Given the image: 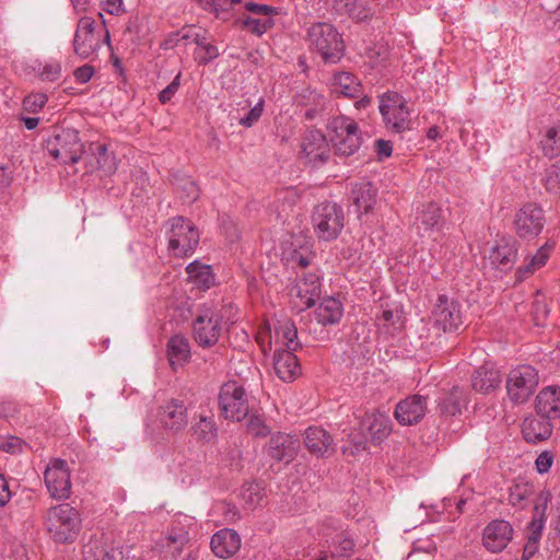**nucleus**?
<instances>
[{
    "label": "nucleus",
    "instance_id": "nucleus-1",
    "mask_svg": "<svg viewBox=\"0 0 560 560\" xmlns=\"http://www.w3.org/2000/svg\"><path fill=\"white\" fill-rule=\"evenodd\" d=\"M233 305H222L217 310L212 304H202L192 320V337L199 347L211 348L215 346L220 339L222 325H233L235 323L233 314Z\"/></svg>",
    "mask_w": 560,
    "mask_h": 560
},
{
    "label": "nucleus",
    "instance_id": "nucleus-2",
    "mask_svg": "<svg viewBox=\"0 0 560 560\" xmlns=\"http://www.w3.org/2000/svg\"><path fill=\"white\" fill-rule=\"evenodd\" d=\"M307 43L325 63H337L345 55V42L338 30L330 23L317 22L307 30Z\"/></svg>",
    "mask_w": 560,
    "mask_h": 560
},
{
    "label": "nucleus",
    "instance_id": "nucleus-3",
    "mask_svg": "<svg viewBox=\"0 0 560 560\" xmlns=\"http://www.w3.org/2000/svg\"><path fill=\"white\" fill-rule=\"evenodd\" d=\"M46 527L58 544H72L81 530L79 511L68 503H61L47 511Z\"/></svg>",
    "mask_w": 560,
    "mask_h": 560
},
{
    "label": "nucleus",
    "instance_id": "nucleus-4",
    "mask_svg": "<svg viewBox=\"0 0 560 560\" xmlns=\"http://www.w3.org/2000/svg\"><path fill=\"white\" fill-rule=\"evenodd\" d=\"M311 221L318 241L331 242L345 228V211L337 202L324 201L314 207Z\"/></svg>",
    "mask_w": 560,
    "mask_h": 560
},
{
    "label": "nucleus",
    "instance_id": "nucleus-5",
    "mask_svg": "<svg viewBox=\"0 0 560 560\" xmlns=\"http://www.w3.org/2000/svg\"><path fill=\"white\" fill-rule=\"evenodd\" d=\"M327 128L337 154L349 156L359 150L362 138L359 126L352 118L343 115L332 117Z\"/></svg>",
    "mask_w": 560,
    "mask_h": 560
},
{
    "label": "nucleus",
    "instance_id": "nucleus-6",
    "mask_svg": "<svg viewBox=\"0 0 560 560\" xmlns=\"http://www.w3.org/2000/svg\"><path fill=\"white\" fill-rule=\"evenodd\" d=\"M47 153L62 164H74L83 154V144L73 129H61L50 136L44 144Z\"/></svg>",
    "mask_w": 560,
    "mask_h": 560
},
{
    "label": "nucleus",
    "instance_id": "nucleus-7",
    "mask_svg": "<svg viewBox=\"0 0 560 560\" xmlns=\"http://www.w3.org/2000/svg\"><path fill=\"white\" fill-rule=\"evenodd\" d=\"M170 225L168 249L176 257L191 255L199 243V232L196 226L183 217L171 219Z\"/></svg>",
    "mask_w": 560,
    "mask_h": 560
},
{
    "label": "nucleus",
    "instance_id": "nucleus-8",
    "mask_svg": "<svg viewBox=\"0 0 560 560\" xmlns=\"http://www.w3.org/2000/svg\"><path fill=\"white\" fill-rule=\"evenodd\" d=\"M538 372L532 365L513 369L506 378V392L511 401L523 404L534 394L538 385Z\"/></svg>",
    "mask_w": 560,
    "mask_h": 560
},
{
    "label": "nucleus",
    "instance_id": "nucleus-9",
    "mask_svg": "<svg viewBox=\"0 0 560 560\" xmlns=\"http://www.w3.org/2000/svg\"><path fill=\"white\" fill-rule=\"evenodd\" d=\"M380 113L388 130L400 133L409 128V110L406 101L397 92H388L380 97Z\"/></svg>",
    "mask_w": 560,
    "mask_h": 560
},
{
    "label": "nucleus",
    "instance_id": "nucleus-10",
    "mask_svg": "<svg viewBox=\"0 0 560 560\" xmlns=\"http://www.w3.org/2000/svg\"><path fill=\"white\" fill-rule=\"evenodd\" d=\"M218 402L225 419L241 421L248 415L246 392L236 382H228L221 386Z\"/></svg>",
    "mask_w": 560,
    "mask_h": 560
},
{
    "label": "nucleus",
    "instance_id": "nucleus-11",
    "mask_svg": "<svg viewBox=\"0 0 560 560\" xmlns=\"http://www.w3.org/2000/svg\"><path fill=\"white\" fill-rule=\"evenodd\" d=\"M551 499V493L542 490L538 493L533 509V517L527 526L526 542L524 545L522 560H529L538 550L544 524L546 520V510Z\"/></svg>",
    "mask_w": 560,
    "mask_h": 560
},
{
    "label": "nucleus",
    "instance_id": "nucleus-12",
    "mask_svg": "<svg viewBox=\"0 0 560 560\" xmlns=\"http://www.w3.org/2000/svg\"><path fill=\"white\" fill-rule=\"evenodd\" d=\"M431 320L443 332L457 331L464 324L460 304L445 294H440L433 305Z\"/></svg>",
    "mask_w": 560,
    "mask_h": 560
},
{
    "label": "nucleus",
    "instance_id": "nucleus-13",
    "mask_svg": "<svg viewBox=\"0 0 560 560\" xmlns=\"http://www.w3.org/2000/svg\"><path fill=\"white\" fill-rule=\"evenodd\" d=\"M545 222L542 208L535 202H527L515 213V232L521 238L532 240L541 233Z\"/></svg>",
    "mask_w": 560,
    "mask_h": 560
},
{
    "label": "nucleus",
    "instance_id": "nucleus-14",
    "mask_svg": "<svg viewBox=\"0 0 560 560\" xmlns=\"http://www.w3.org/2000/svg\"><path fill=\"white\" fill-rule=\"evenodd\" d=\"M44 479L51 498L65 500L70 497V470L66 460L61 458L52 459L44 472Z\"/></svg>",
    "mask_w": 560,
    "mask_h": 560
},
{
    "label": "nucleus",
    "instance_id": "nucleus-15",
    "mask_svg": "<svg viewBox=\"0 0 560 560\" xmlns=\"http://www.w3.org/2000/svg\"><path fill=\"white\" fill-rule=\"evenodd\" d=\"M101 47V38L96 34L95 21L90 16L79 20L73 37V50L81 59H88Z\"/></svg>",
    "mask_w": 560,
    "mask_h": 560
},
{
    "label": "nucleus",
    "instance_id": "nucleus-16",
    "mask_svg": "<svg viewBox=\"0 0 560 560\" xmlns=\"http://www.w3.org/2000/svg\"><path fill=\"white\" fill-rule=\"evenodd\" d=\"M514 529L505 520L491 521L482 532V544L485 548L498 553L504 550L513 538Z\"/></svg>",
    "mask_w": 560,
    "mask_h": 560
},
{
    "label": "nucleus",
    "instance_id": "nucleus-17",
    "mask_svg": "<svg viewBox=\"0 0 560 560\" xmlns=\"http://www.w3.org/2000/svg\"><path fill=\"white\" fill-rule=\"evenodd\" d=\"M158 418L164 430L177 433L188 423L187 408L184 401L173 398L159 408Z\"/></svg>",
    "mask_w": 560,
    "mask_h": 560
},
{
    "label": "nucleus",
    "instance_id": "nucleus-18",
    "mask_svg": "<svg viewBox=\"0 0 560 560\" xmlns=\"http://www.w3.org/2000/svg\"><path fill=\"white\" fill-rule=\"evenodd\" d=\"M428 410L427 397L410 395L400 400L395 408V418L401 425L419 423Z\"/></svg>",
    "mask_w": 560,
    "mask_h": 560
},
{
    "label": "nucleus",
    "instance_id": "nucleus-19",
    "mask_svg": "<svg viewBox=\"0 0 560 560\" xmlns=\"http://www.w3.org/2000/svg\"><path fill=\"white\" fill-rule=\"evenodd\" d=\"M302 150L314 166L324 164L330 155L329 142L320 130H310L303 138Z\"/></svg>",
    "mask_w": 560,
    "mask_h": 560
},
{
    "label": "nucleus",
    "instance_id": "nucleus-20",
    "mask_svg": "<svg viewBox=\"0 0 560 560\" xmlns=\"http://www.w3.org/2000/svg\"><path fill=\"white\" fill-rule=\"evenodd\" d=\"M299 446L298 438L278 432L270 438L267 454L277 462L289 464L295 458Z\"/></svg>",
    "mask_w": 560,
    "mask_h": 560
},
{
    "label": "nucleus",
    "instance_id": "nucleus-21",
    "mask_svg": "<svg viewBox=\"0 0 560 560\" xmlns=\"http://www.w3.org/2000/svg\"><path fill=\"white\" fill-rule=\"evenodd\" d=\"M304 443L306 448L317 457H327L335 452V441L329 432L319 427H310L305 431Z\"/></svg>",
    "mask_w": 560,
    "mask_h": 560
},
{
    "label": "nucleus",
    "instance_id": "nucleus-22",
    "mask_svg": "<svg viewBox=\"0 0 560 560\" xmlns=\"http://www.w3.org/2000/svg\"><path fill=\"white\" fill-rule=\"evenodd\" d=\"M517 243L514 238H501L489 254L490 264L502 271L511 270L517 256Z\"/></svg>",
    "mask_w": 560,
    "mask_h": 560
},
{
    "label": "nucleus",
    "instance_id": "nucleus-23",
    "mask_svg": "<svg viewBox=\"0 0 560 560\" xmlns=\"http://www.w3.org/2000/svg\"><path fill=\"white\" fill-rule=\"evenodd\" d=\"M535 409L539 417L548 420L560 418V387L547 386L542 388L535 400Z\"/></svg>",
    "mask_w": 560,
    "mask_h": 560
},
{
    "label": "nucleus",
    "instance_id": "nucleus-24",
    "mask_svg": "<svg viewBox=\"0 0 560 560\" xmlns=\"http://www.w3.org/2000/svg\"><path fill=\"white\" fill-rule=\"evenodd\" d=\"M296 350L277 348L273 354L276 374L284 382H292L301 374V366L294 354Z\"/></svg>",
    "mask_w": 560,
    "mask_h": 560
},
{
    "label": "nucleus",
    "instance_id": "nucleus-25",
    "mask_svg": "<svg viewBox=\"0 0 560 560\" xmlns=\"http://www.w3.org/2000/svg\"><path fill=\"white\" fill-rule=\"evenodd\" d=\"M210 546L217 557L225 559L238 551L241 537L236 530L224 528L212 536Z\"/></svg>",
    "mask_w": 560,
    "mask_h": 560
},
{
    "label": "nucleus",
    "instance_id": "nucleus-26",
    "mask_svg": "<svg viewBox=\"0 0 560 560\" xmlns=\"http://www.w3.org/2000/svg\"><path fill=\"white\" fill-rule=\"evenodd\" d=\"M444 222L441 207L431 201L422 205L416 219V226L418 232L423 235L441 230Z\"/></svg>",
    "mask_w": 560,
    "mask_h": 560
},
{
    "label": "nucleus",
    "instance_id": "nucleus-27",
    "mask_svg": "<svg viewBox=\"0 0 560 560\" xmlns=\"http://www.w3.org/2000/svg\"><path fill=\"white\" fill-rule=\"evenodd\" d=\"M361 429L369 432L374 444H380L392 432V421L384 413H366L361 421Z\"/></svg>",
    "mask_w": 560,
    "mask_h": 560
},
{
    "label": "nucleus",
    "instance_id": "nucleus-28",
    "mask_svg": "<svg viewBox=\"0 0 560 560\" xmlns=\"http://www.w3.org/2000/svg\"><path fill=\"white\" fill-rule=\"evenodd\" d=\"M501 373L493 365L483 364L475 371L471 377V386L475 390L488 394L501 384Z\"/></svg>",
    "mask_w": 560,
    "mask_h": 560
},
{
    "label": "nucleus",
    "instance_id": "nucleus-29",
    "mask_svg": "<svg viewBox=\"0 0 560 560\" xmlns=\"http://www.w3.org/2000/svg\"><path fill=\"white\" fill-rule=\"evenodd\" d=\"M546 418L527 417L522 424V434L529 443L547 440L552 433V424Z\"/></svg>",
    "mask_w": 560,
    "mask_h": 560
},
{
    "label": "nucleus",
    "instance_id": "nucleus-30",
    "mask_svg": "<svg viewBox=\"0 0 560 560\" xmlns=\"http://www.w3.org/2000/svg\"><path fill=\"white\" fill-rule=\"evenodd\" d=\"M377 190L371 182H360L353 185L351 190V199L357 207L359 214L369 213L376 203Z\"/></svg>",
    "mask_w": 560,
    "mask_h": 560
},
{
    "label": "nucleus",
    "instance_id": "nucleus-31",
    "mask_svg": "<svg viewBox=\"0 0 560 560\" xmlns=\"http://www.w3.org/2000/svg\"><path fill=\"white\" fill-rule=\"evenodd\" d=\"M167 357L173 370L189 362L191 352L189 340L183 335H174L167 342Z\"/></svg>",
    "mask_w": 560,
    "mask_h": 560
},
{
    "label": "nucleus",
    "instance_id": "nucleus-32",
    "mask_svg": "<svg viewBox=\"0 0 560 560\" xmlns=\"http://www.w3.org/2000/svg\"><path fill=\"white\" fill-rule=\"evenodd\" d=\"M343 314V307L339 300L325 298L315 311L316 319L323 326L337 324Z\"/></svg>",
    "mask_w": 560,
    "mask_h": 560
},
{
    "label": "nucleus",
    "instance_id": "nucleus-33",
    "mask_svg": "<svg viewBox=\"0 0 560 560\" xmlns=\"http://www.w3.org/2000/svg\"><path fill=\"white\" fill-rule=\"evenodd\" d=\"M190 281L201 290H208L214 284V275L210 266L194 261L186 267Z\"/></svg>",
    "mask_w": 560,
    "mask_h": 560
},
{
    "label": "nucleus",
    "instance_id": "nucleus-34",
    "mask_svg": "<svg viewBox=\"0 0 560 560\" xmlns=\"http://www.w3.org/2000/svg\"><path fill=\"white\" fill-rule=\"evenodd\" d=\"M275 335L277 343L280 341L281 347L288 350H298L301 348V343L298 340V329L292 320L280 322L275 328Z\"/></svg>",
    "mask_w": 560,
    "mask_h": 560
},
{
    "label": "nucleus",
    "instance_id": "nucleus-35",
    "mask_svg": "<svg viewBox=\"0 0 560 560\" xmlns=\"http://www.w3.org/2000/svg\"><path fill=\"white\" fill-rule=\"evenodd\" d=\"M194 43L198 46L194 54L195 61L198 65L206 66L219 57L218 47L209 43L205 34L195 33Z\"/></svg>",
    "mask_w": 560,
    "mask_h": 560
},
{
    "label": "nucleus",
    "instance_id": "nucleus-36",
    "mask_svg": "<svg viewBox=\"0 0 560 560\" xmlns=\"http://www.w3.org/2000/svg\"><path fill=\"white\" fill-rule=\"evenodd\" d=\"M191 432L198 442L210 443L214 441L218 429L213 417L200 416L199 421L192 424Z\"/></svg>",
    "mask_w": 560,
    "mask_h": 560
},
{
    "label": "nucleus",
    "instance_id": "nucleus-37",
    "mask_svg": "<svg viewBox=\"0 0 560 560\" xmlns=\"http://www.w3.org/2000/svg\"><path fill=\"white\" fill-rule=\"evenodd\" d=\"M336 91L347 97H358L361 92V84L350 72H341L334 77Z\"/></svg>",
    "mask_w": 560,
    "mask_h": 560
},
{
    "label": "nucleus",
    "instance_id": "nucleus-38",
    "mask_svg": "<svg viewBox=\"0 0 560 560\" xmlns=\"http://www.w3.org/2000/svg\"><path fill=\"white\" fill-rule=\"evenodd\" d=\"M533 494V486L525 483H515L509 489L508 501L511 505L517 509H524L527 499Z\"/></svg>",
    "mask_w": 560,
    "mask_h": 560
},
{
    "label": "nucleus",
    "instance_id": "nucleus-39",
    "mask_svg": "<svg viewBox=\"0 0 560 560\" xmlns=\"http://www.w3.org/2000/svg\"><path fill=\"white\" fill-rule=\"evenodd\" d=\"M319 284L314 277H312L310 284H307L306 280L298 284V296L303 300L306 307H312L319 298Z\"/></svg>",
    "mask_w": 560,
    "mask_h": 560
},
{
    "label": "nucleus",
    "instance_id": "nucleus-40",
    "mask_svg": "<svg viewBox=\"0 0 560 560\" xmlns=\"http://www.w3.org/2000/svg\"><path fill=\"white\" fill-rule=\"evenodd\" d=\"M545 155L553 158L560 153V127L549 128L541 140Z\"/></svg>",
    "mask_w": 560,
    "mask_h": 560
},
{
    "label": "nucleus",
    "instance_id": "nucleus-41",
    "mask_svg": "<svg viewBox=\"0 0 560 560\" xmlns=\"http://www.w3.org/2000/svg\"><path fill=\"white\" fill-rule=\"evenodd\" d=\"M460 395L458 388L446 395L439 405V410L442 416H455L460 412Z\"/></svg>",
    "mask_w": 560,
    "mask_h": 560
},
{
    "label": "nucleus",
    "instance_id": "nucleus-42",
    "mask_svg": "<svg viewBox=\"0 0 560 560\" xmlns=\"http://www.w3.org/2000/svg\"><path fill=\"white\" fill-rule=\"evenodd\" d=\"M354 541L353 539L339 535L334 540V548L330 551V557L332 558H349L354 552Z\"/></svg>",
    "mask_w": 560,
    "mask_h": 560
},
{
    "label": "nucleus",
    "instance_id": "nucleus-43",
    "mask_svg": "<svg viewBox=\"0 0 560 560\" xmlns=\"http://www.w3.org/2000/svg\"><path fill=\"white\" fill-rule=\"evenodd\" d=\"M550 252H551V247L548 244H545L529 259L528 264H526L524 267H521L518 269V272L533 273L537 269L541 268L542 266H545V264L550 255Z\"/></svg>",
    "mask_w": 560,
    "mask_h": 560
},
{
    "label": "nucleus",
    "instance_id": "nucleus-44",
    "mask_svg": "<svg viewBox=\"0 0 560 560\" xmlns=\"http://www.w3.org/2000/svg\"><path fill=\"white\" fill-rule=\"evenodd\" d=\"M237 23L241 24L242 27L249 30L253 34H256L258 36L266 33L267 30L272 25L269 19L261 21L259 19H254L249 16L244 20H238Z\"/></svg>",
    "mask_w": 560,
    "mask_h": 560
},
{
    "label": "nucleus",
    "instance_id": "nucleus-45",
    "mask_svg": "<svg viewBox=\"0 0 560 560\" xmlns=\"http://www.w3.org/2000/svg\"><path fill=\"white\" fill-rule=\"evenodd\" d=\"M313 255L308 246H300V249L294 248L288 259L302 268H306L311 264Z\"/></svg>",
    "mask_w": 560,
    "mask_h": 560
},
{
    "label": "nucleus",
    "instance_id": "nucleus-46",
    "mask_svg": "<svg viewBox=\"0 0 560 560\" xmlns=\"http://www.w3.org/2000/svg\"><path fill=\"white\" fill-rule=\"evenodd\" d=\"M247 431L254 436H267L270 429L260 416L253 415L247 421Z\"/></svg>",
    "mask_w": 560,
    "mask_h": 560
},
{
    "label": "nucleus",
    "instance_id": "nucleus-47",
    "mask_svg": "<svg viewBox=\"0 0 560 560\" xmlns=\"http://www.w3.org/2000/svg\"><path fill=\"white\" fill-rule=\"evenodd\" d=\"M347 14L353 20L362 22L370 20L374 15V11L369 5L360 3L357 0Z\"/></svg>",
    "mask_w": 560,
    "mask_h": 560
},
{
    "label": "nucleus",
    "instance_id": "nucleus-48",
    "mask_svg": "<svg viewBox=\"0 0 560 560\" xmlns=\"http://www.w3.org/2000/svg\"><path fill=\"white\" fill-rule=\"evenodd\" d=\"M48 97L46 94H31L24 97L23 107L27 112H37L46 105Z\"/></svg>",
    "mask_w": 560,
    "mask_h": 560
},
{
    "label": "nucleus",
    "instance_id": "nucleus-49",
    "mask_svg": "<svg viewBox=\"0 0 560 560\" xmlns=\"http://www.w3.org/2000/svg\"><path fill=\"white\" fill-rule=\"evenodd\" d=\"M265 101L262 98L248 112V114L240 119V125L249 128L254 126L262 115Z\"/></svg>",
    "mask_w": 560,
    "mask_h": 560
},
{
    "label": "nucleus",
    "instance_id": "nucleus-50",
    "mask_svg": "<svg viewBox=\"0 0 560 560\" xmlns=\"http://www.w3.org/2000/svg\"><path fill=\"white\" fill-rule=\"evenodd\" d=\"M94 154H96V167L110 173L113 171V166L109 162H112L113 159L108 155L106 145L96 144Z\"/></svg>",
    "mask_w": 560,
    "mask_h": 560
},
{
    "label": "nucleus",
    "instance_id": "nucleus-51",
    "mask_svg": "<svg viewBox=\"0 0 560 560\" xmlns=\"http://www.w3.org/2000/svg\"><path fill=\"white\" fill-rule=\"evenodd\" d=\"M61 75V65L59 62H51L46 63L40 73L39 77L43 81H49L54 82L58 80Z\"/></svg>",
    "mask_w": 560,
    "mask_h": 560
},
{
    "label": "nucleus",
    "instance_id": "nucleus-52",
    "mask_svg": "<svg viewBox=\"0 0 560 560\" xmlns=\"http://www.w3.org/2000/svg\"><path fill=\"white\" fill-rule=\"evenodd\" d=\"M180 84V73H177V75L174 78V80L160 92L159 94V101L162 104L168 103L172 97L175 95V93L178 91Z\"/></svg>",
    "mask_w": 560,
    "mask_h": 560
},
{
    "label": "nucleus",
    "instance_id": "nucleus-53",
    "mask_svg": "<svg viewBox=\"0 0 560 560\" xmlns=\"http://www.w3.org/2000/svg\"><path fill=\"white\" fill-rule=\"evenodd\" d=\"M95 73V68L89 63H85L81 67H78L74 71H73V75L75 78V81L79 82V83H86L89 82L92 77L94 75Z\"/></svg>",
    "mask_w": 560,
    "mask_h": 560
},
{
    "label": "nucleus",
    "instance_id": "nucleus-54",
    "mask_svg": "<svg viewBox=\"0 0 560 560\" xmlns=\"http://www.w3.org/2000/svg\"><path fill=\"white\" fill-rule=\"evenodd\" d=\"M245 9L249 12L262 14L266 16L278 14V8L269 7L267 4H258L252 1L245 3Z\"/></svg>",
    "mask_w": 560,
    "mask_h": 560
},
{
    "label": "nucleus",
    "instance_id": "nucleus-55",
    "mask_svg": "<svg viewBox=\"0 0 560 560\" xmlns=\"http://www.w3.org/2000/svg\"><path fill=\"white\" fill-rule=\"evenodd\" d=\"M553 462V457L549 452H542L536 458L535 465L539 474L547 472Z\"/></svg>",
    "mask_w": 560,
    "mask_h": 560
},
{
    "label": "nucleus",
    "instance_id": "nucleus-56",
    "mask_svg": "<svg viewBox=\"0 0 560 560\" xmlns=\"http://www.w3.org/2000/svg\"><path fill=\"white\" fill-rule=\"evenodd\" d=\"M103 10L109 14L119 15L125 12L122 0H105L103 2Z\"/></svg>",
    "mask_w": 560,
    "mask_h": 560
},
{
    "label": "nucleus",
    "instance_id": "nucleus-57",
    "mask_svg": "<svg viewBox=\"0 0 560 560\" xmlns=\"http://www.w3.org/2000/svg\"><path fill=\"white\" fill-rule=\"evenodd\" d=\"M375 147L380 158H389L393 153V144L390 141L378 139L375 141Z\"/></svg>",
    "mask_w": 560,
    "mask_h": 560
},
{
    "label": "nucleus",
    "instance_id": "nucleus-58",
    "mask_svg": "<svg viewBox=\"0 0 560 560\" xmlns=\"http://www.w3.org/2000/svg\"><path fill=\"white\" fill-rule=\"evenodd\" d=\"M13 172L9 165H0V189L7 188L13 180Z\"/></svg>",
    "mask_w": 560,
    "mask_h": 560
},
{
    "label": "nucleus",
    "instance_id": "nucleus-59",
    "mask_svg": "<svg viewBox=\"0 0 560 560\" xmlns=\"http://www.w3.org/2000/svg\"><path fill=\"white\" fill-rule=\"evenodd\" d=\"M167 540L171 542V544H174L176 545L175 549L180 552L182 551V548L183 546L185 545V542L188 540V534L185 533V532H180L178 534H168L167 536Z\"/></svg>",
    "mask_w": 560,
    "mask_h": 560
},
{
    "label": "nucleus",
    "instance_id": "nucleus-60",
    "mask_svg": "<svg viewBox=\"0 0 560 560\" xmlns=\"http://www.w3.org/2000/svg\"><path fill=\"white\" fill-rule=\"evenodd\" d=\"M11 499V491L7 479L0 475V506H4Z\"/></svg>",
    "mask_w": 560,
    "mask_h": 560
},
{
    "label": "nucleus",
    "instance_id": "nucleus-61",
    "mask_svg": "<svg viewBox=\"0 0 560 560\" xmlns=\"http://www.w3.org/2000/svg\"><path fill=\"white\" fill-rule=\"evenodd\" d=\"M184 190L187 191L186 201L192 202L199 197V189L197 185L191 180H185L183 185Z\"/></svg>",
    "mask_w": 560,
    "mask_h": 560
},
{
    "label": "nucleus",
    "instance_id": "nucleus-62",
    "mask_svg": "<svg viewBox=\"0 0 560 560\" xmlns=\"http://www.w3.org/2000/svg\"><path fill=\"white\" fill-rule=\"evenodd\" d=\"M546 189L549 191H557L559 187V174L556 170L548 171V176L545 183Z\"/></svg>",
    "mask_w": 560,
    "mask_h": 560
},
{
    "label": "nucleus",
    "instance_id": "nucleus-63",
    "mask_svg": "<svg viewBox=\"0 0 560 560\" xmlns=\"http://www.w3.org/2000/svg\"><path fill=\"white\" fill-rule=\"evenodd\" d=\"M357 0H331V7L338 14H347Z\"/></svg>",
    "mask_w": 560,
    "mask_h": 560
},
{
    "label": "nucleus",
    "instance_id": "nucleus-64",
    "mask_svg": "<svg viewBox=\"0 0 560 560\" xmlns=\"http://www.w3.org/2000/svg\"><path fill=\"white\" fill-rule=\"evenodd\" d=\"M180 34H182V32L170 33L164 38V40L161 43V48L167 50V49H173L174 47H176L178 45V43L180 42V39H179Z\"/></svg>",
    "mask_w": 560,
    "mask_h": 560
}]
</instances>
